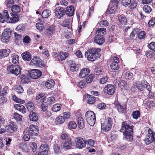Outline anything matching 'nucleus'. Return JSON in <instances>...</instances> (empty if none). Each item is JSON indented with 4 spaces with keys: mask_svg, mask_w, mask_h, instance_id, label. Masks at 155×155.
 Instances as JSON below:
<instances>
[{
    "mask_svg": "<svg viewBox=\"0 0 155 155\" xmlns=\"http://www.w3.org/2000/svg\"><path fill=\"white\" fill-rule=\"evenodd\" d=\"M133 128L130 122L125 121L122 123L120 131L123 133L124 138L127 141H131L133 140Z\"/></svg>",
    "mask_w": 155,
    "mask_h": 155,
    "instance_id": "obj_1",
    "label": "nucleus"
},
{
    "mask_svg": "<svg viewBox=\"0 0 155 155\" xmlns=\"http://www.w3.org/2000/svg\"><path fill=\"white\" fill-rule=\"evenodd\" d=\"M12 17L10 18L8 14V11L5 10L3 12L2 14L0 13V22L3 23L6 22L7 23H13L18 21L19 20V15L11 13Z\"/></svg>",
    "mask_w": 155,
    "mask_h": 155,
    "instance_id": "obj_2",
    "label": "nucleus"
},
{
    "mask_svg": "<svg viewBox=\"0 0 155 155\" xmlns=\"http://www.w3.org/2000/svg\"><path fill=\"white\" fill-rule=\"evenodd\" d=\"M94 50L95 48H92L85 52V55L88 60L93 61L100 56L99 54L97 52H94Z\"/></svg>",
    "mask_w": 155,
    "mask_h": 155,
    "instance_id": "obj_3",
    "label": "nucleus"
},
{
    "mask_svg": "<svg viewBox=\"0 0 155 155\" xmlns=\"http://www.w3.org/2000/svg\"><path fill=\"white\" fill-rule=\"evenodd\" d=\"M7 69L9 73L16 76L20 74L21 71V68L18 64L11 65L8 67Z\"/></svg>",
    "mask_w": 155,
    "mask_h": 155,
    "instance_id": "obj_4",
    "label": "nucleus"
},
{
    "mask_svg": "<svg viewBox=\"0 0 155 155\" xmlns=\"http://www.w3.org/2000/svg\"><path fill=\"white\" fill-rule=\"evenodd\" d=\"M85 117L88 123L91 126H93L95 123L96 117L94 112L92 111H88L85 114Z\"/></svg>",
    "mask_w": 155,
    "mask_h": 155,
    "instance_id": "obj_5",
    "label": "nucleus"
},
{
    "mask_svg": "<svg viewBox=\"0 0 155 155\" xmlns=\"http://www.w3.org/2000/svg\"><path fill=\"white\" fill-rule=\"evenodd\" d=\"M38 132V127L33 124L31 125L28 128L25 129L24 131V133L29 134L31 137L37 136Z\"/></svg>",
    "mask_w": 155,
    "mask_h": 155,
    "instance_id": "obj_6",
    "label": "nucleus"
},
{
    "mask_svg": "<svg viewBox=\"0 0 155 155\" xmlns=\"http://www.w3.org/2000/svg\"><path fill=\"white\" fill-rule=\"evenodd\" d=\"M148 129V134L144 140L147 145L151 143L153 141L155 142V134L153 133L150 129Z\"/></svg>",
    "mask_w": 155,
    "mask_h": 155,
    "instance_id": "obj_7",
    "label": "nucleus"
},
{
    "mask_svg": "<svg viewBox=\"0 0 155 155\" xmlns=\"http://www.w3.org/2000/svg\"><path fill=\"white\" fill-rule=\"evenodd\" d=\"M106 124L105 125L104 124H101L102 129L105 131H108L110 130L112 127V120L111 118L108 117L106 119Z\"/></svg>",
    "mask_w": 155,
    "mask_h": 155,
    "instance_id": "obj_8",
    "label": "nucleus"
},
{
    "mask_svg": "<svg viewBox=\"0 0 155 155\" xmlns=\"http://www.w3.org/2000/svg\"><path fill=\"white\" fill-rule=\"evenodd\" d=\"M11 31L9 28L5 29L2 33L1 38L2 41L4 42H7L11 37Z\"/></svg>",
    "mask_w": 155,
    "mask_h": 155,
    "instance_id": "obj_9",
    "label": "nucleus"
},
{
    "mask_svg": "<svg viewBox=\"0 0 155 155\" xmlns=\"http://www.w3.org/2000/svg\"><path fill=\"white\" fill-rule=\"evenodd\" d=\"M76 147L79 149H83L86 146V141L84 140L82 138H76L75 139Z\"/></svg>",
    "mask_w": 155,
    "mask_h": 155,
    "instance_id": "obj_10",
    "label": "nucleus"
},
{
    "mask_svg": "<svg viewBox=\"0 0 155 155\" xmlns=\"http://www.w3.org/2000/svg\"><path fill=\"white\" fill-rule=\"evenodd\" d=\"M104 91L105 93L109 95H112L115 92V88L112 84H107L104 88Z\"/></svg>",
    "mask_w": 155,
    "mask_h": 155,
    "instance_id": "obj_11",
    "label": "nucleus"
},
{
    "mask_svg": "<svg viewBox=\"0 0 155 155\" xmlns=\"http://www.w3.org/2000/svg\"><path fill=\"white\" fill-rule=\"evenodd\" d=\"M41 71L39 70L33 69L31 70L29 73L30 77L34 79L38 78L41 75Z\"/></svg>",
    "mask_w": 155,
    "mask_h": 155,
    "instance_id": "obj_12",
    "label": "nucleus"
},
{
    "mask_svg": "<svg viewBox=\"0 0 155 155\" xmlns=\"http://www.w3.org/2000/svg\"><path fill=\"white\" fill-rule=\"evenodd\" d=\"M72 143L71 138L68 139L61 144V147L63 148L70 149L72 146Z\"/></svg>",
    "mask_w": 155,
    "mask_h": 155,
    "instance_id": "obj_13",
    "label": "nucleus"
},
{
    "mask_svg": "<svg viewBox=\"0 0 155 155\" xmlns=\"http://www.w3.org/2000/svg\"><path fill=\"white\" fill-rule=\"evenodd\" d=\"M30 65L37 67H41V59L37 57L33 58L31 61Z\"/></svg>",
    "mask_w": 155,
    "mask_h": 155,
    "instance_id": "obj_14",
    "label": "nucleus"
},
{
    "mask_svg": "<svg viewBox=\"0 0 155 155\" xmlns=\"http://www.w3.org/2000/svg\"><path fill=\"white\" fill-rule=\"evenodd\" d=\"M55 11L56 12L55 17L58 19L61 18V17L65 15V11L62 7H61L60 8L56 9Z\"/></svg>",
    "mask_w": 155,
    "mask_h": 155,
    "instance_id": "obj_15",
    "label": "nucleus"
},
{
    "mask_svg": "<svg viewBox=\"0 0 155 155\" xmlns=\"http://www.w3.org/2000/svg\"><path fill=\"white\" fill-rule=\"evenodd\" d=\"M90 72V70L88 68H83L80 71L79 76L80 78H84L89 74Z\"/></svg>",
    "mask_w": 155,
    "mask_h": 155,
    "instance_id": "obj_16",
    "label": "nucleus"
},
{
    "mask_svg": "<svg viewBox=\"0 0 155 155\" xmlns=\"http://www.w3.org/2000/svg\"><path fill=\"white\" fill-rule=\"evenodd\" d=\"M94 41L96 44L99 45H101L104 42V39L101 35L95 36L94 38Z\"/></svg>",
    "mask_w": 155,
    "mask_h": 155,
    "instance_id": "obj_17",
    "label": "nucleus"
},
{
    "mask_svg": "<svg viewBox=\"0 0 155 155\" xmlns=\"http://www.w3.org/2000/svg\"><path fill=\"white\" fill-rule=\"evenodd\" d=\"M110 8L108 7L107 9V13L110 14L114 13L117 9V4L114 3L111 4Z\"/></svg>",
    "mask_w": 155,
    "mask_h": 155,
    "instance_id": "obj_18",
    "label": "nucleus"
},
{
    "mask_svg": "<svg viewBox=\"0 0 155 155\" xmlns=\"http://www.w3.org/2000/svg\"><path fill=\"white\" fill-rule=\"evenodd\" d=\"M40 149L41 152L43 153V155H47L49 151V148L47 144H44L41 145Z\"/></svg>",
    "mask_w": 155,
    "mask_h": 155,
    "instance_id": "obj_19",
    "label": "nucleus"
},
{
    "mask_svg": "<svg viewBox=\"0 0 155 155\" xmlns=\"http://www.w3.org/2000/svg\"><path fill=\"white\" fill-rule=\"evenodd\" d=\"M9 49H0V58L7 57L10 53Z\"/></svg>",
    "mask_w": 155,
    "mask_h": 155,
    "instance_id": "obj_20",
    "label": "nucleus"
},
{
    "mask_svg": "<svg viewBox=\"0 0 155 155\" xmlns=\"http://www.w3.org/2000/svg\"><path fill=\"white\" fill-rule=\"evenodd\" d=\"M146 81L144 80H142L140 82L137 81L136 82L137 87L139 90L142 91L145 88Z\"/></svg>",
    "mask_w": 155,
    "mask_h": 155,
    "instance_id": "obj_21",
    "label": "nucleus"
},
{
    "mask_svg": "<svg viewBox=\"0 0 155 155\" xmlns=\"http://www.w3.org/2000/svg\"><path fill=\"white\" fill-rule=\"evenodd\" d=\"M54 81L51 79H48L45 84L46 87L48 89H52L54 87Z\"/></svg>",
    "mask_w": 155,
    "mask_h": 155,
    "instance_id": "obj_22",
    "label": "nucleus"
},
{
    "mask_svg": "<svg viewBox=\"0 0 155 155\" xmlns=\"http://www.w3.org/2000/svg\"><path fill=\"white\" fill-rule=\"evenodd\" d=\"M74 11V9L73 6H71L68 7L65 11V14L69 16H71L73 15Z\"/></svg>",
    "mask_w": 155,
    "mask_h": 155,
    "instance_id": "obj_23",
    "label": "nucleus"
},
{
    "mask_svg": "<svg viewBox=\"0 0 155 155\" xmlns=\"http://www.w3.org/2000/svg\"><path fill=\"white\" fill-rule=\"evenodd\" d=\"M71 64L70 66V70L72 72H74L77 71L79 68V65L76 64L74 62L71 61Z\"/></svg>",
    "mask_w": 155,
    "mask_h": 155,
    "instance_id": "obj_24",
    "label": "nucleus"
},
{
    "mask_svg": "<svg viewBox=\"0 0 155 155\" xmlns=\"http://www.w3.org/2000/svg\"><path fill=\"white\" fill-rule=\"evenodd\" d=\"M15 107L17 110L19 111L20 112L23 114H24L26 112V110L25 107L21 104H15L14 105Z\"/></svg>",
    "mask_w": 155,
    "mask_h": 155,
    "instance_id": "obj_25",
    "label": "nucleus"
},
{
    "mask_svg": "<svg viewBox=\"0 0 155 155\" xmlns=\"http://www.w3.org/2000/svg\"><path fill=\"white\" fill-rule=\"evenodd\" d=\"M21 56L24 60L29 61L31 59L30 53L28 51H26L23 53Z\"/></svg>",
    "mask_w": 155,
    "mask_h": 155,
    "instance_id": "obj_26",
    "label": "nucleus"
},
{
    "mask_svg": "<svg viewBox=\"0 0 155 155\" xmlns=\"http://www.w3.org/2000/svg\"><path fill=\"white\" fill-rule=\"evenodd\" d=\"M65 118L63 116H58L55 119V123L57 124H62L65 121Z\"/></svg>",
    "mask_w": 155,
    "mask_h": 155,
    "instance_id": "obj_27",
    "label": "nucleus"
},
{
    "mask_svg": "<svg viewBox=\"0 0 155 155\" xmlns=\"http://www.w3.org/2000/svg\"><path fill=\"white\" fill-rule=\"evenodd\" d=\"M29 117L30 120L33 121H36L38 119V116L36 113L33 111H31L29 115Z\"/></svg>",
    "mask_w": 155,
    "mask_h": 155,
    "instance_id": "obj_28",
    "label": "nucleus"
},
{
    "mask_svg": "<svg viewBox=\"0 0 155 155\" xmlns=\"http://www.w3.org/2000/svg\"><path fill=\"white\" fill-rule=\"evenodd\" d=\"M54 30V27L51 25L45 31V34L48 36H50L53 34Z\"/></svg>",
    "mask_w": 155,
    "mask_h": 155,
    "instance_id": "obj_29",
    "label": "nucleus"
},
{
    "mask_svg": "<svg viewBox=\"0 0 155 155\" xmlns=\"http://www.w3.org/2000/svg\"><path fill=\"white\" fill-rule=\"evenodd\" d=\"M95 97L91 95L87 94V100L88 103L92 104L95 102Z\"/></svg>",
    "mask_w": 155,
    "mask_h": 155,
    "instance_id": "obj_30",
    "label": "nucleus"
},
{
    "mask_svg": "<svg viewBox=\"0 0 155 155\" xmlns=\"http://www.w3.org/2000/svg\"><path fill=\"white\" fill-rule=\"evenodd\" d=\"M17 129V127L16 124L13 122L11 123L8 126V130L11 132L13 131H15Z\"/></svg>",
    "mask_w": 155,
    "mask_h": 155,
    "instance_id": "obj_31",
    "label": "nucleus"
},
{
    "mask_svg": "<svg viewBox=\"0 0 155 155\" xmlns=\"http://www.w3.org/2000/svg\"><path fill=\"white\" fill-rule=\"evenodd\" d=\"M68 56V54L67 52H61L60 53L58 59L61 61L65 60Z\"/></svg>",
    "mask_w": 155,
    "mask_h": 155,
    "instance_id": "obj_32",
    "label": "nucleus"
},
{
    "mask_svg": "<svg viewBox=\"0 0 155 155\" xmlns=\"http://www.w3.org/2000/svg\"><path fill=\"white\" fill-rule=\"evenodd\" d=\"M118 19L119 22L123 25H125L127 24V20L124 15H120L118 17Z\"/></svg>",
    "mask_w": 155,
    "mask_h": 155,
    "instance_id": "obj_33",
    "label": "nucleus"
},
{
    "mask_svg": "<svg viewBox=\"0 0 155 155\" xmlns=\"http://www.w3.org/2000/svg\"><path fill=\"white\" fill-rule=\"evenodd\" d=\"M77 120L79 128L80 129L83 128L84 125L83 118L82 117H79Z\"/></svg>",
    "mask_w": 155,
    "mask_h": 155,
    "instance_id": "obj_34",
    "label": "nucleus"
},
{
    "mask_svg": "<svg viewBox=\"0 0 155 155\" xmlns=\"http://www.w3.org/2000/svg\"><path fill=\"white\" fill-rule=\"evenodd\" d=\"M106 32V29L105 28H100L97 30L96 33V36L101 35L102 36Z\"/></svg>",
    "mask_w": 155,
    "mask_h": 155,
    "instance_id": "obj_35",
    "label": "nucleus"
},
{
    "mask_svg": "<svg viewBox=\"0 0 155 155\" xmlns=\"http://www.w3.org/2000/svg\"><path fill=\"white\" fill-rule=\"evenodd\" d=\"M116 60V59H115ZM116 62H112L110 64V67L113 70H116L119 69V66L118 65V61L116 59Z\"/></svg>",
    "mask_w": 155,
    "mask_h": 155,
    "instance_id": "obj_36",
    "label": "nucleus"
},
{
    "mask_svg": "<svg viewBox=\"0 0 155 155\" xmlns=\"http://www.w3.org/2000/svg\"><path fill=\"white\" fill-rule=\"evenodd\" d=\"M61 107V105L60 104H56L54 105L52 108V110L54 112L59 111Z\"/></svg>",
    "mask_w": 155,
    "mask_h": 155,
    "instance_id": "obj_37",
    "label": "nucleus"
},
{
    "mask_svg": "<svg viewBox=\"0 0 155 155\" xmlns=\"http://www.w3.org/2000/svg\"><path fill=\"white\" fill-rule=\"evenodd\" d=\"M51 14V12L48 9L45 10L43 11L41 16L45 18H48Z\"/></svg>",
    "mask_w": 155,
    "mask_h": 155,
    "instance_id": "obj_38",
    "label": "nucleus"
},
{
    "mask_svg": "<svg viewBox=\"0 0 155 155\" xmlns=\"http://www.w3.org/2000/svg\"><path fill=\"white\" fill-rule=\"evenodd\" d=\"M20 77L22 83L26 84L29 82V78L27 76L23 74L21 75Z\"/></svg>",
    "mask_w": 155,
    "mask_h": 155,
    "instance_id": "obj_39",
    "label": "nucleus"
},
{
    "mask_svg": "<svg viewBox=\"0 0 155 155\" xmlns=\"http://www.w3.org/2000/svg\"><path fill=\"white\" fill-rule=\"evenodd\" d=\"M12 11L15 13H18L20 11V7L17 5H13L12 7Z\"/></svg>",
    "mask_w": 155,
    "mask_h": 155,
    "instance_id": "obj_40",
    "label": "nucleus"
},
{
    "mask_svg": "<svg viewBox=\"0 0 155 155\" xmlns=\"http://www.w3.org/2000/svg\"><path fill=\"white\" fill-rule=\"evenodd\" d=\"M118 111L121 113L124 112L126 110L125 105L122 106L120 104H118L116 106Z\"/></svg>",
    "mask_w": 155,
    "mask_h": 155,
    "instance_id": "obj_41",
    "label": "nucleus"
},
{
    "mask_svg": "<svg viewBox=\"0 0 155 155\" xmlns=\"http://www.w3.org/2000/svg\"><path fill=\"white\" fill-rule=\"evenodd\" d=\"M12 62L13 63L16 64L19 62V56L16 54H12L11 56Z\"/></svg>",
    "mask_w": 155,
    "mask_h": 155,
    "instance_id": "obj_42",
    "label": "nucleus"
},
{
    "mask_svg": "<svg viewBox=\"0 0 155 155\" xmlns=\"http://www.w3.org/2000/svg\"><path fill=\"white\" fill-rule=\"evenodd\" d=\"M26 106L27 109L28 111H32V110L34 109V106L33 103L32 102H29L26 104Z\"/></svg>",
    "mask_w": 155,
    "mask_h": 155,
    "instance_id": "obj_43",
    "label": "nucleus"
},
{
    "mask_svg": "<svg viewBox=\"0 0 155 155\" xmlns=\"http://www.w3.org/2000/svg\"><path fill=\"white\" fill-rule=\"evenodd\" d=\"M68 126L69 129H75L77 127V124L75 122L71 121L69 123Z\"/></svg>",
    "mask_w": 155,
    "mask_h": 155,
    "instance_id": "obj_44",
    "label": "nucleus"
},
{
    "mask_svg": "<svg viewBox=\"0 0 155 155\" xmlns=\"http://www.w3.org/2000/svg\"><path fill=\"white\" fill-rule=\"evenodd\" d=\"M62 25L64 27H68L69 28L71 26V24L69 20H65L63 21Z\"/></svg>",
    "mask_w": 155,
    "mask_h": 155,
    "instance_id": "obj_45",
    "label": "nucleus"
},
{
    "mask_svg": "<svg viewBox=\"0 0 155 155\" xmlns=\"http://www.w3.org/2000/svg\"><path fill=\"white\" fill-rule=\"evenodd\" d=\"M40 107L43 111H46L48 108V103L46 102L43 103L41 104Z\"/></svg>",
    "mask_w": 155,
    "mask_h": 155,
    "instance_id": "obj_46",
    "label": "nucleus"
},
{
    "mask_svg": "<svg viewBox=\"0 0 155 155\" xmlns=\"http://www.w3.org/2000/svg\"><path fill=\"white\" fill-rule=\"evenodd\" d=\"M143 11L147 13H149L152 10L151 7L147 5H145L143 8Z\"/></svg>",
    "mask_w": 155,
    "mask_h": 155,
    "instance_id": "obj_47",
    "label": "nucleus"
},
{
    "mask_svg": "<svg viewBox=\"0 0 155 155\" xmlns=\"http://www.w3.org/2000/svg\"><path fill=\"white\" fill-rule=\"evenodd\" d=\"M137 35V31L134 29L131 33L130 37L132 39H134Z\"/></svg>",
    "mask_w": 155,
    "mask_h": 155,
    "instance_id": "obj_48",
    "label": "nucleus"
},
{
    "mask_svg": "<svg viewBox=\"0 0 155 155\" xmlns=\"http://www.w3.org/2000/svg\"><path fill=\"white\" fill-rule=\"evenodd\" d=\"M36 28L40 31H42L44 26L43 24L41 23H37L36 24Z\"/></svg>",
    "mask_w": 155,
    "mask_h": 155,
    "instance_id": "obj_49",
    "label": "nucleus"
},
{
    "mask_svg": "<svg viewBox=\"0 0 155 155\" xmlns=\"http://www.w3.org/2000/svg\"><path fill=\"white\" fill-rule=\"evenodd\" d=\"M108 80V78L107 76H104L102 78H101L99 81V83L102 84H105Z\"/></svg>",
    "mask_w": 155,
    "mask_h": 155,
    "instance_id": "obj_50",
    "label": "nucleus"
},
{
    "mask_svg": "<svg viewBox=\"0 0 155 155\" xmlns=\"http://www.w3.org/2000/svg\"><path fill=\"white\" fill-rule=\"evenodd\" d=\"M14 118L17 121H21L22 120V117L17 113H15L13 114Z\"/></svg>",
    "mask_w": 155,
    "mask_h": 155,
    "instance_id": "obj_51",
    "label": "nucleus"
},
{
    "mask_svg": "<svg viewBox=\"0 0 155 155\" xmlns=\"http://www.w3.org/2000/svg\"><path fill=\"white\" fill-rule=\"evenodd\" d=\"M23 41L24 44L27 45L30 42L31 39L28 36L26 35L23 38Z\"/></svg>",
    "mask_w": 155,
    "mask_h": 155,
    "instance_id": "obj_52",
    "label": "nucleus"
},
{
    "mask_svg": "<svg viewBox=\"0 0 155 155\" xmlns=\"http://www.w3.org/2000/svg\"><path fill=\"white\" fill-rule=\"evenodd\" d=\"M29 145L31 147L32 151L35 152L36 151L37 148V145L34 142H30L29 143Z\"/></svg>",
    "mask_w": 155,
    "mask_h": 155,
    "instance_id": "obj_53",
    "label": "nucleus"
},
{
    "mask_svg": "<svg viewBox=\"0 0 155 155\" xmlns=\"http://www.w3.org/2000/svg\"><path fill=\"white\" fill-rule=\"evenodd\" d=\"M131 0H122L121 4L124 6H128L131 2Z\"/></svg>",
    "mask_w": 155,
    "mask_h": 155,
    "instance_id": "obj_54",
    "label": "nucleus"
},
{
    "mask_svg": "<svg viewBox=\"0 0 155 155\" xmlns=\"http://www.w3.org/2000/svg\"><path fill=\"white\" fill-rule=\"evenodd\" d=\"M93 79V75L91 74L89 75L86 79V81L87 83H91Z\"/></svg>",
    "mask_w": 155,
    "mask_h": 155,
    "instance_id": "obj_55",
    "label": "nucleus"
},
{
    "mask_svg": "<svg viewBox=\"0 0 155 155\" xmlns=\"http://www.w3.org/2000/svg\"><path fill=\"white\" fill-rule=\"evenodd\" d=\"M148 48L155 51V42H152L147 45Z\"/></svg>",
    "mask_w": 155,
    "mask_h": 155,
    "instance_id": "obj_56",
    "label": "nucleus"
},
{
    "mask_svg": "<svg viewBox=\"0 0 155 155\" xmlns=\"http://www.w3.org/2000/svg\"><path fill=\"white\" fill-rule=\"evenodd\" d=\"M145 32L143 31H140L138 35V38L140 39H143L144 38L145 36Z\"/></svg>",
    "mask_w": 155,
    "mask_h": 155,
    "instance_id": "obj_57",
    "label": "nucleus"
},
{
    "mask_svg": "<svg viewBox=\"0 0 155 155\" xmlns=\"http://www.w3.org/2000/svg\"><path fill=\"white\" fill-rule=\"evenodd\" d=\"M133 117L134 118L137 119L140 115V113L139 111H136L133 112Z\"/></svg>",
    "mask_w": 155,
    "mask_h": 155,
    "instance_id": "obj_58",
    "label": "nucleus"
},
{
    "mask_svg": "<svg viewBox=\"0 0 155 155\" xmlns=\"http://www.w3.org/2000/svg\"><path fill=\"white\" fill-rule=\"evenodd\" d=\"M14 34L15 35V41H20L22 38L21 35L16 33H15Z\"/></svg>",
    "mask_w": 155,
    "mask_h": 155,
    "instance_id": "obj_59",
    "label": "nucleus"
},
{
    "mask_svg": "<svg viewBox=\"0 0 155 155\" xmlns=\"http://www.w3.org/2000/svg\"><path fill=\"white\" fill-rule=\"evenodd\" d=\"M99 24L101 27H105L108 25V23L107 20H103L100 21Z\"/></svg>",
    "mask_w": 155,
    "mask_h": 155,
    "instance_id": "obj_60",
    "label": "nucleus"
},
{
    "mask_svg": "<svg viewBox=\"0 0 155 155\" xmlns=\"http://www.w3.org/2000/svg\"><path fill=\"white\" fill-rule=\"evenodd\" d=\"M130 4L129 7L130 9L135 8L137 5V2L134 0L131 1V2Z\"/></svg>",
    "mask_w": 155,
    "mask_h": 155,
    "instance_id": "obj_61",
    "label": "nucleus"
},
{
    "mask_svg": "<svg viewBox=\"0 0 155 155\" xmlns=\"http://www.w3.org/2000/svg\"><path fill=\"white\" fill-rule=\"evenodd\" d=\"M44 55V56L46 58H48L49 55V52L48 50L46 49H44L43 50L41 51H40Z\"/></svg>",
    "mask_w": 155,
    "mask_h": 155,
    "instance_id": "obj_62",
    "label": "nucleus"
},
{
    "mask_svg": "<svg viewBox=\"0 0 155 155\" xmlns=\"http://www.w3.org/2000/svg\"><path fill=\"white\" fill-rule=\"evenodd\" d=\"M47 101L50 104H52L55 102V99L54 97L52 96L48 97Z\"/></svg>",
    "mask_w": 155,
    "mask_h": 155,
    "instance_id": "obj_63",
    "label": "nucleus"
},
{
    "mask_svg": "<svg viewBox=\"0 0 155 155\" xmlns=\"http://www.w3.org/2000/svg\"><path fill=\"white\" fill-rule=\"evenodd\" d=\"M16 29L18 31H21L25 30V26L23 25H19L17 26Z\"/></svg>",
    "mask_w": 155,
    "mask_h": 155,
    "instance_id": "obj_64",
    "label": "nucleus"
}]
</instances>
